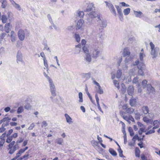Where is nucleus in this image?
Segmentation results:
<instances>
[{"instance_id": "nucleus-52", "label": "nucleus", "mask_w": 160, "mask_h": 160, "mask_svg": "<svg viewBox=\"0 0 160 160\" xmlns=\"http://www.w3.org/2000/svg\"><path fill=\"white\" fill-rule=\"evenodd\" d=\"M5 53V49L2 47L0 48V55L2 56Z\"/></svg>"}, {"instance_id": "nucleus-43", "label": "nucleus", "mask_w": 160, "mask_h": 160, "mask_svg": "<svg viewBox=\"0 0 160 160\" xmlns=\"http://www.w3.org/2000/svg\"><path fill=\"white\" fill-rule=\"evenodd\" d=\"M128 131L130 133V135L131 136H132L134 135V132H133V129L131 127H129L128 128Z\"/></svg>"}, {"instance_id": "nucleus-7", "label": "nucleus", "mask_w": 160, "mask_h": 160, "mask_svg": "<svg viewBox=\"0 0 160 160\" xmlns=\"http://www.w3.org/2000/svg\"><path fill=\"white\" fill-rule=\"evenodd\" d=\"M17 62L18 63H22L23 61L22 59V56L20 51H18L17 54Z\"/></svg>"}, {"instance_id": "nucleus-41", "label": "nucleus", "mask_w": 160, "mask_h": 160, "mask_svg": "<svg viewBox=\"0 0 160 160\" xmlns=\"http://www.w3.org/2000/svg\"><path fill=\"white\" fill-rule=\"evenodd\" d=\"M79 98V102H82L83 101L82 99V94L81 92H79L78 93Z\"/></svg>"}, {"instance_id": "nucleus-9", "label": "nucleus", "mask_w": 160, "mask_h": 160, "mask_svg": "<svg viewBox=\"0 0 160 160\" xmlns=\"http://www.w3.org/2000/svg\"><path fill=\"white\" fill-rule=\"evenodd\" d=\"M19 149L18 145H14L13 147L8 148V150H9L8 153L12 154L14 152L17 150Z\"/></svg>"}, {"instance_id": "nucleus-6", "label": "nucleus", "mask_w": 160, "mask_h": 160, "mask_svg": "<svg viewBox=\"0 0 160 160\" xmlns=\"http://www.w3.org/2000/svg\"><path fill=\"white\" fill-rule=\"evenodd\" d=\"M26 30L24 31L22 29L19 30L18 32V36L19 39L21 41H23L25 38V33Z\"/></svg>"}, {"instance_id": "nucleus-40", "label": "nucleus", "mask_w": 160, "mask_h": 160, "mask_svg": "<svg viewBox=\"0 0 160 160\" xmlns=\"http://www.w3.org/2000/svg\"><path fill=\"white\" fill-rule=\"evenodd\" d=\"M145 54L143 52L140 53L139 54V58L141 62H142L143 61V58L145 57Z\"/></svg>"}, {"instance_id": "nucleus-21", "label": "nucleus", "mask_w": 160, "mask_h": 160, "mask_svg": "<svg viewBox=\"0 0 160 160\" xmlns=\"http://www.w3.org/2000/svg\"><path fill=\"white\" fill-rule=\"evenodd\" d=\"M95 97L96 100V102L98 105V108L99 110L102 112H103L102 111V109L100 107V105L99 103V98L98 97V94L97 93H96L95 95Z\"/></svg>"}, {"instance_id": "nucleus-26", "label": "nucleus", "mask_w": 160, "mask_h": 160, "mask_svg": "<svg viewBox=\"0 0 160 160\" xmlns=\"http://www.w3.org/2000/svg\"><path fill=\"white\" fill-rule=\"evenodd\" d=\"M122 72L121 70L119 69L118 70L116 73V77L117 78H121L122 75Z\"/></svg>"}, {"instance_id": "nucleus-31", "label": "nucleus", "mask_w": 160, "mask_h": 160, "mask_svg": "<svg viewBox=\"0 0 160 160\" xmlns=\"http://www.w3.org/2000/svg\"><path fill=\"white\" fill-rule=\"evenodd\" d=\"M109 152L113 156H115L117 155V153L116 151L113 149L110 148L109 149Z\"/></svg>"}, {"instance_id": "nucleus-13", "label": "nucleus", "mask_w": 160, "mask_h": 160, "mask_svg": "<svg viewBox=\"0 0 160 160\" xmlns=\"http://www.w3.org/2000/svg\"><path fill=\"white\" fill-rule=\"evenodd\" d=\"M84 22L83 20L80 19L77 22V29H80L83 25Z\"/></svg>"}, {"instance_id": "nucleus-14", "label": "nucleus", "mask_w": 160, "mask_h": 160, "mask_svg": "<svg viewBox=\"0 0 160 160\" xmlns=\"http://www.w3.org/2000/svg\"><path fill=\"white\" fill-rule=\"evenodd\" d=\"M64 116L65 117L67 122L69 124H70L73 122L72 119L68 114L65 113L64 114Z\"/></svg>"}, {"instance_id": "nucleus-28", "label": "nucleus", "mask_w": 160, "mask_h": 160, "mask_svg": "<svg viewBox=\"0 0 160 160\" xmlns=\"http://www.w3.org/2000/svg\"><path fill=\"white\" fill-rule=\"evenodd\" d=\"M10 26V23H6L5 26V32L7 33H8L9 32V28Z\"/></svg>"}, {"instance_id": "nucleus-59", "label": "nucleus", "mask_w": 160, "mask_h": 160, "mask_svg": "<svg viewBox=\"0 0 160 160\" xmlns=\"http://www.w3.org/2000/svg\"><path fill=\"white\" fill-rule=\"evenodd\" d=\"M44 64L46 68H48V65L47 63V61L46 58H44L43 59Z\"/></svg>"}, {"instance_id": "nucleus-42", "label": "nucleus", "mask_w": 160, "mask_h": 160, "mask_svg": "<svg viewBox=\"0 0 160 160\" xmlns=\"http://www.w3.org/2000/svg\"><path fill=\"white\" fill-rule=\"evenodd\" d=\"M23 153V152H22V151L20 149L16 154V155L15 156L16 158H18Z\"/></svg>"}, {"instance_id": "nucleus-23", "label": "nucleus", "mask_w": 160, "mask_h": 160, "mask_svg": "<svg viewBox=\"0 0 160 160\" xmlns=\"http://www.w3.org/2000/svg\"><path fill=\"white\" fill-rule=\"evenodd\" d=\"M134 14L136 17L141 18L143 15L141 11H134Z\"/></svg>"}, {"instance_id": "nucleus-4", "label": "nucleus", "mask_w": 160, "mask_h": 160, "mask_svg": "<svg viewBox=\"0 0 160 160\" xmlns=\"http://www.w3.org/2000/svg\"><path fill=\"white\" fill-rule=\"evenodd\" d=\"M105 2L106 4V6L109 8L111 12L113 13L115 16H116L117 14L113 5L111 3L108 2L107 1H105Z\"/></svg>"}, {"instance_id": "nucleus-29", "label": "nucleus", "mask_w": 160, "mask_h": 160, "mask_svg": "<svg viewBox=\"0 0 160 160\" xmlns=\"http://www.w3.org/2000/svg\"><path fill=\"white\" fill-rule=\"evenodd\" d=\"M134 111V109L131 108H128L127 110L126 111V112L128 114H131Z\"/></svg>"}, {"instance_id": "nucleus-57", "label": "nucleus", "mask_w": 160, "mask_h": 160, "mask_svg": "<svg viewBox=\"0 0 160 160\" xmlns=\"http://www.w3.org/2000/svg\"><path fill=\"white\" fill-rule=\"evenodd\" d=\"M160 121H158V120H155L153 122V126H155L156 125H160Z\"/></svg>"}, {"instance_id": "nucleus-35", "label": "nucleus", "mask_w": 160, "mask_h": 160, "mask_svg": "<svg viewBox=\"0 0 160 160\" xmlns=\"http://www.w3.org/2000/svg\"><path fill=\"white\" fill-rule=\"evenodd\" d=\"M56 141L58 144L61 145L63 142V140L61 138H58L56 139Z\"/></svg>"}, {"instance_id": "nucleus-5", "label": "nucleus", "mask_w": 160, "mask_h": 160, "mask_svg": "<svg viewBox=\"0 0 160 160\" xmlns=\"http://www.w3.org/2000/svg\"><path fill=\"white\" fill-rule=\"evenodd\" d=\"M98 22L99 25L101 28H106L107 26V22L105 20H101L99 16L98 17Z\"/></svg>"}, {"instance_id": "nucleus-47", "label": "nucleus", "mask_w": 160, "mask_h": 160, "mask_svg": "<svg viewBox=\"0 0 160 160\" xmlns=\"http://www.w3.org/2000/svg\"><path fill=\"white\" fill-rule=\"evenodd\" d=\"M147 83V81L146 80H144L142 82V85L143 88H145Z\"/></svg>"}, {"instance_id": "nucleus-53", "label": "nucleus", "mask_w": 160, "mask_h": 160, "mask_svg": "<svg viewBox=\"0 0 160 160\" xmlns=\"http://www.w3.org/2000/svg\"><path fill=\"white\" fill-rule=\"evenodd\" d=\"M5 142V139L1 140L0 141V148L1 149Z\"/></svg>"}, {"instance_id": "nucleus-16", "label": "nucleus", "mask_w": 160, "mask_h": 160, "mask_svg": "<svg viewBox=\"0 0 160 160\" xmlns=\"http://www.w3.org/2000/svg\"><path fill=\"white\" fill-rule=\"evenodd\" d=\"M134 88L132 86H129L128 89V92L129 95L132 96L133 93Z\"/></svg>"}, {"instance_id": "nucleus-54", "label": "nucleus", "mask_w": 160, "mask_h": 160, "mask_svg": "<svg viewBox=\"0 0 160 160\" xmlns=\"http://www.w3.org/2000/svg\"><path fill=\"white\" fill-rule=\"evenodd\" d=\"M11 118L8 117H5L4 118L2 119V121L3 122H9V121L11 120Z\"/></svg>"}, {"instance_id": "nucleus-22", "label": "nucleus", "mask_w": 160, "mask_h": 160, "mask_svg": "<svg viewBox=\"0 0 160 160\" xmlns=\"http://www.w3.org/2000/svg\"><path fill=\"white\" fill-rule=\"evenodd\" d=\"M136 103V99L133 98H132L129 100V104L132 107L134 106L135 105Z\"/></svg>"}, {"instance_id": "nucleus-44", "label": "nucleus", "mask_w": 160, "mask_h": 160, "mask_svg": "<svg viewBox=\"0 0 160 160\" xmlns=\"http://www.w3.org/2000/svg\"><path fill=\"white\" fill-rule=\"evenodd\" d=\"M7 137L8 138L6 140V142L8 143H9L12 141V138L11 136H9Z\"/></svg>"}, {"instance_id": "nucleus-62", "label": "nucleus", "mask_w": 160, "mask_h": 160, "mask_svg": "<svg viewBox=\"0 0 160 160\" xmlns=\"http://www.w3.org/2000/svg\"><path fill=\"white\" fill-rule=\"evenodd\" d=\"M7 5V2L5 1H4L2 2V5H1V6L2 8H5V7H6V6Z\"/></svg>"}, {"instance_id": "nucleus-55", "label": "nucleus", "mask_w": 160, "mask_h": 160, "mask_svg": "<svg viewBox=\"0 0 160 160\" xmlns=\"http://www.w3.org/2000/svg\"><path fill=\"white\" fill-rule=\"evenodd\" d=\"M83 50L85 54L89 53V51L87 47L86 46H84L83 47Z\"/></svg>"}, {"instance_id": "nucleus-63", "label": "nucleus", "mask_w": 160, "mask_h": 160, "mask_svg": "<svg viewBox=\"0 0 160 160\" xmlns=\"http://www.w3.org/2000/svg\"><path fill=\"white\" fill-rule=\"evenodd\" d=\"M128 105L127 104H124L122 107V109L123 110H127V109L128 108Z\"/></svg>"}, {"instance_id": "nucleus-15", "label": "nucleus", "mask_w": 160, "mask_h": 160, "mask_svg": "<svg viewBox=\"0 0 160 160\" xmlns=\"http://www.w3.org/2000/svg\"><path fill=\"white\" fill-rule=\"evenodd\" d=\"M85 60L88 62L90 63L92 60L91 56L89 53L85 54V56L84 58Z\"/></svg>"}, {"instance_id": "nucleus-11", "label": "nucleus", "mask_w": 160, "mask_h": 160, "mask_svg": "<svg viewBox=\"0 0 160 160\" xmlns=\"http://www.w3.org/2000/svg\"><path fill=\"white\" fill-rule=\"evenodd\" d=\"M123 118L125 120H126L129 123H130V120L132 122L134 121V118L131 115H129L128 116L127 115H123Z\"/></svg>"}, {"instance_id": "nucleus-49", "label": "nucleus", "mask_w": 160, "mask_h": 160, "mask_svg": "<svg viewBox=\"0 0 160 160\" xmlns=\"http://www.w3.org/2000/svg\"><path fill=\"white\" fill-rule=\"evenodd\" d=\"M15 142L14 141H11L8 146V148H10L13 147L15 144Z\"/></svg>"}, {"instance_id": "nucleus-27", "label": "nucleus", "mask_w": 160, "mask_h": 160, "mask_svg": "<svg viewBox=\"0 0 160 160\" xmlns=\"http://www.w3.org/2000/svg\"><path fill=\"white\" fill-rule=\"evenodd\" d=\"M93 8H94L93 4L90 3L88 5L86 10L87 12L93 10Z\"/></svg>"}, {"instance_id": "nucleus-37", "label": "nucleus", "mask_w": 160, "mask_h": 160, "mask_svg": "<svg viewBox=\"0 0 160 160\" xmlns=\"http://www.w3.org/2000/svg\"><path fill=\"white\" fill-rule=\"evenodd\" d=\"M1 19L3 23H5L7 22L8 19L6 16L3 15L2 16Z\"/></svg>"}, {"instance_id": "nucleus-48", "label": "nucleus", "mask_w": 160, "mask_h": 160, "mask_svg": "<svg viewBox=\"0 0 160 160\" xmlns=\"http://www.w3.org/2000/svg\"><path fill=\"white\" fill-rule=\"evenodd\" d=\"M23 138L21 137H19L16 142V144L18 145V144L21 143L23 141Z\"/></svg>"}, {"instance_id": "nucleus-3", "label": "nucleus", "mask_w": 160, "mask_h": 160, "mask_svg": "<svg viewBox=\"0 0 160 160\" xmlns=\"http://www.w3.org/2000/svg\"><path fill=\"white\" fill-rule=\"evenodd\" d=\"M88 18L87 19V23H89V24L93 23V19L96 18V17H98V14L95 12H90L88 14Z\"/></svg>"}, {"instance_id": "nucleus-61", "label": "nucleus", "mask_w": 160, "mask_h": 160, "mask_svg": "<svg viewBox=\"0 0 160 160\" xmlns=\"http://www.w3.org/2000/svg\"><path fill=\"white\" fill-rule=\"evenodd\" d=\"M138 78H137V77L134 78L132 81L133 83L135 84L138 83Z\"/></svg>"}, {"instance_id": "nucleus-38", "label": "nucleus", "mask_w": 160, "mask_h": 160, "mask_svg": "<svg viewBox=\"0 0 160 160\" xmlns=\"http://www.w3.org/2000/svg\"><path fill=\"white\" fill-rule=\"evenodd\" d=\"M91 74L90 72L88 73H84L83 76L85 77L87 79H89L91 77Z\"/></svg>"}, {"instance_id": "nucleus-34", "label": "nucleus", "mask_w": 160, "mask_h": 160, "mask_svg": "<svg viewBox=\"0 0 160 160\" xmlns=\"http://www.w3.org/2000/svg\"><path fill=\"white\" fill-rule=\"evenodd\" d=\"M74 37L77 42H79L80 41V38L78 34L75 33L74 35Z\"/></svg>"}, {"instance_id": "nucleus-2", "label": "nucleus", "mask_w": 160, "mask_h": 160, "mask_svg": "<svg viewBox=\"0 0 160 160\" xmlns=\"http://www.w3.org/2000/svg\"><path fill=\"white\" fill-rule=\"evenodd\" d=\"M149 45L151 50V54L152 56V58H155L158 56L159 48L157 47H155V45L152 42H150Z\"/></svg>"}, {"instance_id": "nucleus-36", "label": "nucleus", "mask_w": 160, "mask_h": 160, "mask_svg": "<svg viewBox=\"0 0 160 160\" xmlns=\"http://www.w3.org/2000/svg\"><path fill=\"white\" fill-rule=\"evenodd\" d=\"M130 9L129 8H127L124 9L123 11V13L125 15H128L130 12Z\"/></svg>"}, {"instance_id": "nucleus-64", "label": "nucleus", "mask_w": 160, "mask_h": 160, "mask_svg": "<svg viewBox=\"0 0 160 160\" xmlns=\"http://www.w3.org/2000/svg\"><path fill=\"white\" fill-rule=\"evenodd\" d=\"M73 28L74 27L73 26H69L67 28V30L70 31H71L72 30Z\"/></svg>"}, {"instance_id": "nucleus-18", "label": "nucleus", "mask_w": 160, "mask_h": 160, "mask_svg": "<svg viewBox=\"0 0 160 160\" xmlns=\"http://www.w3.org/2000/svg\"><path fill=\"white\" fill-rule=\"evenodd\" d=\"M147 90L150 93H152L155 92L154 88L151 85H147Z\"/></svg>"}, {"instance_id": "nucleus-8", "label": "nucleus", "mask_w": 160, "mask_h": 160, "mask_svg": "<svg viewBox=\"0 0 160 160\" xmlns=\"http://www.w3.org/2000/svg\"><path fill=\"white\" fill-rule=\"evenodd\" d=\"M92 57L94 59H97L100 55V51L98 48H95L92 52Z\"/></svg>"}, {"instance_id": "nucleus-50", "label": "nucleus", "mask_w": 160, "mask_h": 160, "mask_svg": "<svg viewBox=\"0 0 160 160\" xmlns=\"http://www.w3.org/2000/svg\"><path fill=\"white\" fill-rule=\"evenodd\" d=\"M15 142L14 141H11L8 146V148H10L13 147L15 144Z\"/></svg>"}, {"instance_id": "nucleus-10", "label": "nucleus", "mask_w": 160, "mask_h": 160, "mask_svg": "<svg viewBox=\"0 0 160 160\" xmlns=\"http://www.w3.org/2000/svg\"><path fill=\"white\" fill-rule=\"evenodd\" d=\"M133 65L138 66V69H144L145 65L142 62H139L138 61H137L133 64Z\"/></svg>"}, {"instance_id": "nucleus-20", "label": "nucleus", "mask_w": 160, "mask_h": 160, "mask_svg": "<svg viewBox=\"0 0 160 160\" xmlns=\"http://www.w3.org/2000/svg\"><path fill=\"white\" fill-rule=\"evenodd\" d=\"M142 110L143 113L147 114L148 113L149 110L147 106H143L142 108Z\"/></svg>"}, {"instance_id": "nucleus-46", "label": "nucleus", "mask_w": 160, "mask_h": 160, "mask_svg": "<svg viewBox=\"0 0 160 160\" xmlns=\"http://www.w3.org/2000/svg\"><path fill=\"white\" fill-rule=\"evenodd\" d=\"M138 74L140 75H144L143 73V69H138Z\"/></svg>"}, {"instance_id": "nucleus-45", "label": "nucleus", "mask_w": 160, "mask_h": 160, "mask_svg": "<svg viewBox=\"0 0 160 160\" xmlns=\"http://www.w3.org/2000/svg\"><path fill=\"white\" fill-rule=\"evenodd\" d=\"M24 109L22 107H20L18 108L17 110V113H20L23 111Z\"/></svg>"}, {"instance_id": "nucleus-24", "label": "nucleus", "mask_w": 160, "mask_h": 160, "mask_svg": "<svg viewBox=\"0 0 160 160\" xmlns=\"http://www.w3.org/2000/svg\"><path fill=\"white\" fill-rule=\"evenodd\" d=\"M116 7L117 8L118 12V14L122 18L123 17V14L122 12V10L120 7L118 6H116Z\"/></svg>"}, {"instance_id": "nucleus-30", "label": "nucleus", "mask_w": 160, "mask_h": 160, "mask_svg": "<svg viewBox=\"0 0 160 160\" xmlns=\"http://www.w3.org/2000/svg\"><path fill=\"white\" fill-rule=\"evenodd\" d=\"M127 56V57L126 58L124 61L126 63H127L131 61L132 58V55Z\"/></svg>"}, {"instance_id": "nucleus-19", "label": "nucleus", "mask_w": 160, "mask_h": 160, "mask_svg": "<svg viewBox=\"0 0 160 160\" xmlns=\"http://www.w3.org/2000/svg\"><path fill=\"white\" fill-rule=\"evenodd\" d=\"M91 143L92 146L96 149H98L99 148V142L95 140H92Z\"/></svg>"}, {"instance_id": "nucleus-58", "label": "nucleus", "mask_w": 160, "mask_h": 160, "mask_svg": "<svg viewBox=\"0 0 160 160\" xmlns=\"http://www.w3.org/2000/svg\"><path fill=\"white\" fill-rule=\"evenodd\" d=\"M134 69L131 70L129 72V74L130 75H134L135 74L136 72Z\"/></svg>"}, {"instance_id": "nucleus-32", "label": "nucleus", "mask_w": 160, "mask_h": 160, "mask_svg": "<svg viewBox=\"0 0 160 160\" xmlns=\"http://www.w3.org/2000/svg\"><path fill=\"white\" fill-rule=\"evenodd\" d=\"M77 13L78 16L81 18H82L84 15V12L83 11L78 10Z\"/></svg>"}, {"instance_id": "nucleus-60", "label": "nucleus", "mask_w": 160, "mask_h": 160, "mask_svg": "<svg viewBox=\"0 0 160 160\" xmlns=\"http://www.w3.org/2000/svg\"><path fill=\"white\" fill-rule=\"evenodd\" d=\"M48 125V123L46 121H43L42 123V127H45Z\"/></svg>"}, {"instance_id": "nucleus-17", "label": "nucleus", "mask_w": 160, "mask_h": 160, "mask_svg": "<svg viewBox=\"0 0 160 160\" xmlns=\"http://www.w3.org/2000/svg\"><path fill=\"white\" fill-rule=\"evenodd\" d=\"M15 36L16 34L15 32L13 31H12L10 33V37L12 42H14L16 41Z\"/></svg>"}, {"instance_id": "nucleus-51", "label": "nucleus", "mask_w": 160, "mask_h": 160, "mask_svg": "<svg viewBox=\"0 0 160 160\" xmlns=\"http://www.w3.org/2000/svg\"><path fill=\"white\" fill-rule=\"evenodd\" d=\"M113 83L114 85L118 89H119V82L118 81L116 80L113 81Z\"/></svg>"}, {"instance_id": "nucleus-56", "label": "nucleus", "mask_w": 160, "mask_h": 160, "mask_svg": "<svg viewBox=\"0 0 160 160\" xmlns=\"http://www.w3.org/2000/svg\"><path fill=\"white\" fill-rule=\"evenodd\" d=\"M118 152L119 153V156L120 157H122L123 156L122 154V151L121 149V148H119L118 150Z\"/></svg>"}, {"instance_id": "nucleus-12", "label": "nucleus", "mask_w": 160, "mask_h": 160, "mask_svg": "<svg viewBox=\"0 0 160 160\" xmlns=\"http://www.w3.org/2000/svg\"><path fill=\"white\" fill-rule=\"evenodd\" d=\"M130 52L129 49V48L128 47H126L123 50V55L124 57H125L127 56L131 55L130 54Z\"/></svg>"}, {"instance_id": "nucleus-1", "label": "nucleus", "mask_w": 160, "mask_h": 160, "mask_svg": "<svg viewBox=\"0 0 160 160\" xmlns=\"http://www.w3.org/2000/svg\"><path fill=\"white\" fill-rule=\"evenodd\" d=\"M46 77L48 81L50 91L52 95L50 98L51 99L52 102H56L58 99L56 98H54V97L56 96V89L55 85L52 79L47 75H46Z\"/></svg>"}, {"instance_id": "nucleus-33", "label": "nucleus", "mask_w": 160, "mask_h": 160, "mask_svg": "<svg viewBox=\"0 0 160 160\" xmlns=\"http://www.w3.org/2000/svg\"><path fill=\"white\" fill-rule=\"evenodd\" d=\"M47 17L49 20V22H51V24H53V26L54 27V28H56V27L53 24V21H52V19L51 16L50 14H48V15Z\"/></svg>"}, {"instance_id": "nucleus-39", "label": "nucleus", "mask_w": 160, "mask_h": 160, "mask_svg": "<svg viewBox=\"0 0 160 160\" xmlns=\"http://www.w3.org/2000/svg\"><path fill=\"white\" fill-rule=\"evenodd\" d=\"M97 92L100 94H102L103 93V91L100 86H99V87H98V89H97Z\"/></svg>"}, {"instance_id": "nucleus-25", "label": "nucleus", "mask_w": 160, "mask_h": 160, "mask_svg": "<svg viewBox=\"0 0 160 160\" xmlns=\"http://www.w3.org/2000/svg\"><path fill=\"white\" fill-rule=\"evenodd\" d=\"M12 4L14 6V7L17 9L19 11H20L21 9V8L20 5L17 3H16L14 1L12 2Z\"/></svg>"}]
</instances>
